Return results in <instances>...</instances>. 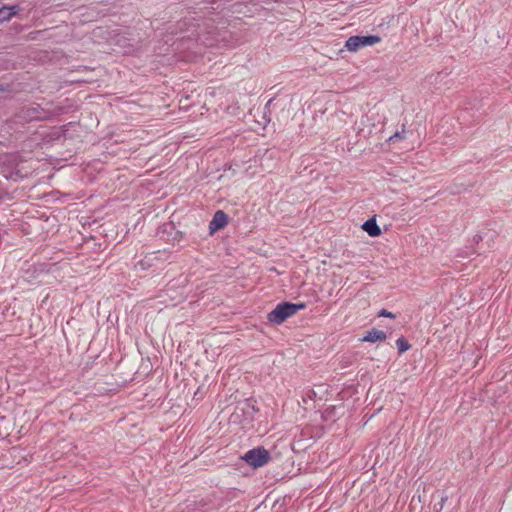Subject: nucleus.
<instances>
[{
	"label": "nucleus",
	"mask_w": 512,
	"mask_h": 512,
	"mask_svg": "<svg viewBox=\"0 0 512 512\" xmlns=\"http://www.w3.org/2000/svg\"><path fill=\"white\" fill-rule=\"evenodd\" d=\"M305 307L304 304H292L288 302H284L281 304H278L275 309H273L268 314V320L271 323L274 324H281L289 317L296 314L300 309H303Z\"/></svg>",
	"instance_id": "obj_1"
},
{
	"label": "nucleus",
	"mask_w": 512,
	"mask_h": 512,
	"mask_svg": "<svg viewBox=\"0 0 512 512\" xmlns=\"http://www.w3.org/2000/svg\"><path fill=\"white\" fill-rule=\"evenodd\" d=\"M242 459L251 467L259 468L269 461L270 455L266 449L258 447L247 451Z\"/></svg>",
	"instance_id": "obj_2"
},
{
	"label": "nucleus",
	"mask_w": 512,
	"mask_h": 512,
	"mask_svg": "<svg viewBox=\"0 0 512 512\" xmlns=\"http://www.w3.org/2000/svg\"><path fill=\"white\" fill-rule=\"evenodd\" d=\"M380 42V37L376 35L351 36L347 39L345 47L348 51L356 52L362 47L373 46Z\"/></svg>",
	"instance_id": "obj_3"
},
{
	"label": "nucleus",
	"mask_w": 512,
	"mask_h": 512,
	"mask_svg": "<svg viewBox=\"0 0 512 512\" xmlns=\"http://www.w3.org/2000/svg\"><path fill=\"white\" fill-rule=\"evenodd\" d=\"M227 224V215L219 210L217 211L212 221L210 222L209 228L212 232L222 229Z\"/></svg>",
	"instance_id": "obj_4"
},
{
	"label": "nucleus",
	"mask_w": 512,
	"mask_h": 512,
	"mask_svg": "<svg viewBox=\"0 0 512 512\" xmlns=\"http://www.w3.org/2000/svg\"><path fill=\"white\" fill-rule=\"evenodd\" d=\"M386 333L381 331V330H377V329H372L370 331L367 332V334L361 339L363 342H380V341H384L386 339Z\"/></svg>",
	"instance_id": "obj_5"
},
{
	"label": "nucleus",
	"mask_w": 512,
	"mask_h": 512,
	"mask_svg": "<svg viewBox=\"0 0 512 512\" xmlns=\"http://www.w3.org/2000/svg\"><path fill=\"white\" fill-rule=\"evenodd\" d=\"M362 229L372 237H377L381 234V229L377 225L375 219L367 220L363 225Z\"/></svg>",
	"instance_id": "obj_6"
},
{
	"label": "nucleus",
	"mask_w": 512,
	"mask_h": 512,
	"mask_svg": "<svg viewBox=\"0 0 512 512\" xmlns=\"http://www.w3.org/2000/svg\"><path fill=\"white\" fill-rule=\"evenodd\" d=\"M16 13V7H2L0 8V23L9 20Z\"/></svg>",
	"instance_id": "obj_7"
},
{
	"label": "nucleus",
	"mask_w": 512,
	"mask_h": 512,
	"mask_svg": "<svg viewBox=\"0 0 512 512\" xmlns=\"http://www.w3.org/2000/svg\"><path fill=\"white\" fill-rule=\"evenodd\" d=\"M396 344L401 353L405 352L406 350H408L410 348V345L408 344V342L403 338H399L396 341Z\"/></svg>",
	"instance_id": "obj_8"
},
{
	"label": "nucleus",
	"mask_w": 512,
	"mask_h": 512,
	"mask_svg": "<svg viewBox=\"0 0 512 512\" xmlns=\"http://www.w3.org/2000/svg\"><path fill=\"white\" fill-rule=\"evenodd\" d=\"M379 316H384V317H394V315L391 313V312H388L387 310H381V312L379 313Z\"/></svg>",
	"instance_id": "obj_9"
},
{
	"label": "nucleus",
	"mask_w": 512,
	"mask_h": 512,
	"mask_svg": "<svg viewBox=\"0 0 512 512\" xmlns=\"http://www.w3.org/2000/svg\"><path fill=\"white\" fill-rule=\"evenodd\" d=\"M399 137V133H395L392 137H390V140H394Z\"/></svg>",
	"instance_id": "obj_10"
}]
</instances>
